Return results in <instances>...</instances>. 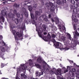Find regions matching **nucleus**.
Segmentation results:
<instances>
[{"instance_id": "obj_1", "label": "nucleus", "mask_w": 79, "mask_h": 79, "mask_svg": "<svg viewBox=\"0 0 79 79\" xmlns=\"http://www.w3.org/2000/svg\"><path fill=\"white\" fill-rule=\"evenodd\" d=\"M45 5L48 10H50H50L51 12H53L54 14H50L48 15L49 18H52V15H53V16H54V15H56L54 11H55V8H57V5H56V6H55L53 5V3L50 2H49V3H48V2H46Z\"/></svg>"}, {"instance_id": "obj_2", "label": "nucleus", "mask_w": 79, "mask_h": 79, "mask_svg": "<svg viewBox=\"0 0 79 79\" xmlns=\"http://www.w3.org/2000/svg\"><path fill=\"white\" fill-rule=\"evenodd\" d=\"M8 16L9 18H10L12 20L15 21L16 24H18L19 23L20 24L23 22V17L20 18L19 20L18 19H15V15L13 14L11 12H9L8 14Z\"/></svg>"}, {"instance_id": "obj_3", "label": "nucleus", "mask_w": 79, "mask_h": 79, "mask_svg": "<svg viewBox=\"0 0 79 79\" xmlns=\"http://www.w3.org/2000/svg\"><path fill=\"white\" fill-rule=\"evenodd\" d=\"M78 8L77 2L76 4H74L73 6H72L70 7L71 10H73V15H79V9H77Z\"/></svg>"}, {"instance_id": "obj_4", "label": "nucleus", "mask_w": 79, "mask_h": 79, "mask_svg": "<svg viewBox=\"0 0 79 79\" xmlns=\"http://www.w3.org/2000/svg\"><path fill=\"white\" fill-rule=\"evenodd\" d=\"M17 72L16 76V79H20L19 78V77H18V73L19 72L21 71H22V70H26V68L25 67V65H24V64H20V66H19V68H17Z\"/></svg>"}, {"instance_id": "obj_5", "label": "nucleus", "mask_w": 79, "mask_h": 79, "mask_svg": "<svg viewBox=\"0 0 79 79\" xmlns=\"http://www.w3.org/2000/svg\"><path fill=\"white\" fill-rule=\"evenodd\" d=\"M15 39L16 40V43L17 44V45L19 44V43L18 42V38L17 37V36H18L19 37V39L20 40H23V34L22 33H20L19 32H17L16 34L15 35H14Z\"/></svg>"}, {"instance_id": "obj_6", "label": "nucleus", "mask_w": 79, "mask_h": 79, "mask_svg": "<svg viewBox=\"0 0 79 79\" xmlns=\"http://www.w3.org/2000/svg\"><path fill=\"white\" fill-rule=\"evenodd\" d=\"M47 65L48 66V67L49 68H50V66L47 64V63H46L45 61H44L43 62V70L47 71L48 69V68L46 67V66Z\"/></svg>"}, {"instance_id": "obj_7", "label": "nucleus", "mask_w": 79, "mask_h": 79, "mask_svg": "<svg viewBox=\"0 0 79 79\" xmlns=\"http://www.w3.org/2000/svg\"><path fill=\"white\" fill-rule=\"evenodd\" d=\"M54 45L55 46L56 48H58L60 49L62 48V47L63 46L61 43L58 42H56L55 43H54Z\"/></svg>"}, {"instance_id": "obj_8", "label": "nucleus", "mask_w": 79, "mask_h": 79, "mask_svg": "<svg viewBox=\"0 0 79 79\" xmlns=\"http://www.w3.org/2000/svg\"><path fill=\"white\" fill-rule=\"evenodd\" d=\"M30 15L31 19H33L31 22L32 24H35L36 27H37L36 24H35V23H36V22H35V21L34 20V19H35V16H34V15L33 14L31 13V12L30 13Z\"/></svg>"}, {"instance_id": "obj_9", "label": "nucleus", "mask_w": 79, "mask_h": 79, "mask_svg": "<svg viewBox=\"0 0 79 79\" xmlns=\"http://www.w3.org/2000/svg\"><path fill=\"white\" fill-rule=\"evenodd\" d=\"M73 32L74 35L73 37L75 38V39H76L77 40V39H78V38L79 36V33L77 32V30L75 31V33L74 31H73Z\"/></svg>"}, {"instance_id": "obj_10", "label": "nucleus", "mask_w": 79, "mask_h": 79, "mask_svg": "<svg viewBox=\"0 0 79 79\" xmlns=\"http://www.w3.org/2000/svg\"><path fill=\"white\" fill-rule=\"evenodd\" d=\"M40 15V13L39 11L36 10L35 12V20H37L38 18H39V17Z\"/></svg>"}, {"instance_id": "obj_11", "label": "nucleus", "mask_w": 79, "mask_h": 79, "mask_svg": "<svg viewBox=\"0 0 79 79\" xmlns=\"http://www.w3.org/2000/svg\"><path fill=\"white\" fill-rule=\"evenodd\" d=\"M40 18L41 19V20H42V19H44V21H48L47 16L45 15H42L40 17Z\"/></svg>"}, {"instance_id": "obj_12", "label": "nucleus", "mask_w": 79, "mask_h": 79, "mask_svg": "<svg viewBox=\"0 0 79 79\" xmlns=\"http://www.w3.org/2000/svg\"><path fill=\"white\" fill-rule=\"evenodd\" d=\"M10 30H12L13 34L14 35H15V33H16V31L15 30H13V28H15V26L13 25H10Z\"/></svg>"}, {"instance_id": "obj_13", "label": "nucleus", "mask_w": 79, "mask_h": 79, "mask_svg": "<svg viewBox=\"0 0 79 79\" xmlns=\"http://www.w3.org/2000/svg\"><path fill=\"white\" fill-rule=\"evenodd\" d=\"M61 39L63 41L64 45L65 46L67 45V41L66 40L65 37L64 36H62Z\"/></svg>"}, {"instance_id": "obj_14", "label": "nucleus", "mask_w": 79, "mask_h": 79, "mask_svg": "<svg viewBox=\"0 0 79 79\" xmlns=\"http://www.w3.org/2000/svg\"><path fill=\"white\" fill-rule=\"evenodd\" d=\"M72 19L73 21H74L75 23H77L78 22V20L76 19V16L75 15H72Z\"/></svg>"}, {"instance_id": "obj_15", "label": "nucleus", "mask_w": 79, "mask_h": 79, "mask_svg": "<svg viewBox=\"0 0 79 79\" xmlns=\"http://www.w3.org/2000/svg\"><path fill=\"white\" fill-rule=\"evenodd\" d=\"M61 70L60 69H58L57 70V71L55 73V74L58 76H61Z\"/></svg>"}, {"instance_id": "obj_16", "label": "nucleus", "mask_w": 79, "mask_h": 79, "mask_svg": "<svg viewBox=\"0 0 79 79\" xmlns=\"http://www.w3.org/2000/svg\"><path fill=\"white\" fill-rule=\"evenodd\" d=\"M37 61V62L39 63H42V61H43V59H42V58L40 56L38 58Z\"/></svg>"}, {"instance_id": "obj_17", "label": "nucleus", "mask_w": 79, "mask_h": 79, "mask_svg": "<svg viewBox=\"0 0 79 79\" xmlns=\"http://www.w3.org/2000/svg\"><path fill=\"white\" fill-rule=\"evenodd\" d=\"M20 29H22V30H23V31L26 29V26H25V23H23L22 24V26L20 28Z\"/></svg>"}, {"instance_id": "obj_18", "label": "nucleus", "mask_w": 79, "mask_h": 79, "mask_svg": "<svg viewBox=\"0 0 79 79\" xmlns=\"http://www.w3.org/2000/svg\"><path fill=\"white\" fill-rule=\"evenodd\" d=\"M7 13V11H6L5 10H2L1 11V14L2 15H3V16L6 15Z\"/></svg>"}, {"instance_id": "obj_19", "label": "nucleus", "mask_w": 79, "mask_h": 79, "mask_svg": "<svg viewBox=\"0 0 79 79\" xmlns=\"http://www.w3.org/2000/svg\"><path fill=\"white\" fill-rule=\"evenodd\" d=\"M76 74L77 75V76H76L77 79H79V69L77 70Z\"/></svg>"}, {"instance_id": "obj_20", "label": "nucleus", "mask_w": 79, "mask_h": 79, "mask_svg": "<svg viewBox=\"0 0 79 79\" xmlns=\"http://www.w3.org/2000/svg\"><path fill=\"white\" fill-rule=\"evenodd\" d=\"M36 31H38V35H39V37H41V38H42V33L41 32H39V31H38V30H37V29L36 28Z\"/></svg>"}, {"instance_id": "obj_21", "label": "nucleus", "mask_w": 79, "mask_h": 79, "mask_svg": "<svg viewBox=\"0 0 79 79\" xmlns=\"http://www.w3.org/2000/svg\"><path fill=\"white\" fill-rule=\"evenodd\" d=\"M35 66H36V67L37 68L40 69H42V67H41V65L39 64H35Z\"/></svg>"}, {"instance_id": "obj_22", "label": "nucleus", "mask_w": 79, "mask_h": 79, "mask_svg": "<svg viewBox=\"0 0 79 79\" xmlns=\"http://www.w3.org/2000/svg\"><path fill=\"white\" fill-rule=\"evenodd\" d=\"M21 78H24V79H26V77H27V76L26 75H25V74L24 73H22L21 75Z\"/></svg>"}, {"instance_id": "obj_23", "label": "nucleus", "mask_w": 79, "mask_h": 79, "mask_svg": "<svg viewBox=\"0 0 79 79\" xmlns=\"http://www.w3.org/2000/svg\"><path fill=\"white\" fill-rule=\"evenodd\" d=\"M55 19L56 21V24H59V23H60V22H59V19L57 17H56L55 18Z\"/></svg>"}, {"instance_id": "obj_24", "label": "nucleus", "mask_w": 79, "mask_h": 79, "mask_svg": "<svg viewBox=\"0 0 79 79\" xmlns=\"http://www.w3.org/2000/svg\"><path fill=\"white\" fill-rule=\"evenodd\" d=\"M22 10L23 14L27 12V11H26V9L24 7H23L22 8Z\"/></svg>"}, {"instance_id": "obj_25", "label": "nucleus", "mask_w": 79, "mask_h": 79, "mask_svg": "<svg viewBox=\"0 0 79 79\" xmlns=\"http://www.w3.org/2000/svg\"><path fill=\"white\" fill-rule=\"evenodd\" d=\"M72 25L73 26V29L74 30V31H76V24L75 23H72Z\"/></svg>"}, {"instance_id": "obj_26", "label": "nucleus", "mask_w": 79, "mask_h": 79, "mask_svg": "<svg viewBox=\"0 0 79 79\" xmlns=\"http://www.w3.org/2000/svg\"><path fill=\"white\" fill-rule=\"evenodd\" d=\"M1 19H2V22H3V23L4 22L5 18H4V17H3V16H2L0 17V21L1 20Z\"/></svg>"}, {"instance_id": "obj_27", "label": "nucleus", "mask_w": 79, "mask_h": 79, "mask_svg": "<svg viewBox=\"0 0 79 79\" xmlns=\"http://www.w3.org/2000/svg\"><path fill=\"white\" fill-rule=\"evenodd\" d=\"M56 3L57 4H58L59 5L61 4V1H60V0H57Z\"/></svg>"}, {"instance_id": "obj_28", "label": "nucleus", "mask_w": 79, "mask_h": 79, "mask_svg": "<svg viewBox=\"0 0 79 79\" xmlns=\"http://www.w3.org/2000/svg\"><path fill=\"white\" fill-rule=\"evenodd\" d=\"M28 10H29L30 11H31L32 10V6H28Z\"/></svg>"}, {"instance_id": "obj_29", "label": "nucleus", "mask_w": 79, "mask_h": 79, "mask_svg": "<svg viewBox=\"0 0 79 79\" xmlns=\"http://www.w3.org/2000/svg\"><path fill=\"white\" fill-rule=\"evenodd\" d=\"M1 50L2 52H5V48L3 47H1Z\"/></svg>"}, {"instance_id": "obj_30", "label": "nucleus", "mask_w": 79, "mask_h": 79, "mask_svg": "<svg viewBox=\"0 0 79 79\" xmlns=\"http://www.w3.org/2000/svg\"><path fill=\"white\" fill-rule=\"evenodd\" d=\"M29 62L30 64V65H32V64H33V62H32V61L31 59L29 60Z\"/></svg>"}, {"instance_id": "obj_31", "label": "nucleus", "mask_w": 79, "mask_h": 79, "mask_svg": "<svg viewBox=\"0 0 79 79\" xmlns=\"http://www.w3.org/2000/svg\"><path fill=\"white\" fill-rule=\"evenodd\" d=\"M14 6H15V7H16V8H18V7H19V6L20 5L19 4H18H18H17L16 3H15Z\"/></svg>"}, {"instance_id": "obj_32", "label": "nucleus", "mask_w": 79, "mask_h": 79, "mask_svg": "<svg viewBox=\"0 0 79 79\" xmlns=\"http://www.w3.org/2000/svg\"><path fill=\"white\" fill-rule=\"evenodd\" d=\"M24 14L25 17H26V18H27L28 17V16H29L28 12H26L24 14Z\"/></svg>"}, {"instance_id": "obj_33", "label": "nucleus", "mask_w": 79, "mask_h": 79, "mask_svg": "<svg viewBox=\"0 0 79 79\" xmlns=\"http://www.w3.org/2000/svg\"><path fill=\"white\" fill-rule=\"evenodd\" d=\"M67 35H68V37L69 38V40H71V35L69 34V33H68L67 34Z\"/></svg>"}, {"instance_id": "obj_34", "label": "nucleus", "mask_w": 79, "mask_h": 79, "mask_svg": "<svg viewBox=\"0 0 79 79\" xmlns=\"http://www.w3.org/2000/svg\"><path fill=\"white\" fill-rule=\"evenodd\" d=\"M2 44H4V46H6V48H9V47H8L7 46H6V44L5 43V42H4V41H2Z\"/></svg>"}, {"instance_id": "obj_35", "label": "nucleus", "mask_w": 79, "mask_h": 79, "mask_svg": "<svg viewBox=\"0 0 79 79\" xmlns=\"http://www.w3.org/2000/svg\"><path fill=\"white\" fill-rule=\"evenodd\" d=\"M49 73L50 74H54V72H53V70H50L49 71Z\"/></svg>"}, {"instance_id": "obj_36", "label": "nucleus", "mask_w": 79, "mask_h": 79, "mask_svg": "<svg viewBox=\"0 0 79 79\" xmlns=\"http://www.w3.org/2000/svg\"><path fill=\"white\" fill-rule=\"evenodd\" d=\"M51 29H52V30H54L55 28H56V27L55 26H51Z\"/></svg>"}, {"instance_id": "obj_37", "label": "nucleus", "mask_w": 79, "mask_h": 79, "mask_svg": "<svg viewBox=\"0 0 79 79\" xmlns=\"http://www.w3.org/2000/svg\"><path fill=\"white\" fill-rule=\"evenodd\" d=\"M42 27L44 29L46 30V28L47 27V26L46 25H45V24H43L42 26Z\"/></svg>"}, {"instance_id": "obj_38", "label": "nucleus", "mask_w": 79, "mask_h": 79, "mask_svg": "<svg viewBox=\"0 0 79 79\" xmlns=\"http://www.w3.org/2000/svg\"><path fill=\"white\" fill-rule=\"evenodd\" d=\"M51 42H53V43L54 44L56 42V41L55 40V39H54V38L52 39V40L51 41Z\"/></svg>"}, {"instance_id": "obj_39", "label": "nucleus", "mask_w": 79, "mask_h": 79, "mask_svg": "<svg viewBox=\"0 0 79 79\" xmlns=\"http://www.w3.org/2000/svg\"><path fill=\"white\" fill-rule=\"evenodd\" d=\"M16 15L17 18H19V17H20V15L19 14V13H17L16 14Z\"/></svg>"}, {"instance_id": "obj_40", "label": "nucleus", "mask_w": 79, "mask_h": 79, "mask_svg": "<svg viewBox=\"0 0 79 79\" xmlns=\"http://www.w3.org/2000/svg\"><path fill=\"white\" fill-rule=\"evenodd\" d=\"M62 29L63 31H66V28L64 26H63L62 27Z\"/></svg>"}, {"instance_id": "obj_41", "label": "nucleus", "mask_w": 79, "mask_h": 79, "mask_svg": "<svg viewBox=\"0 0 79 79\" xmlns=\"http://www.w3.org/2000/svg\"><path fill=\"white\" fill-rule=\"evenodd\" d=\"M71 2L73 4H75V1H74V0H71Z\"/></svg>"}, {"instance_id": "obj_42", "label": "nucleus", "mask_w": 79, "mask_h": 79, "mask_svg": "<svg viewBox=\"0 0 79 79\" xmlns=\"http://www.w3.org/2000/svg\"><path fill=\"white\" fill-rule=\"evenodd\" d=\"M48 38L49 39H51V35L50 34H48Z\"/></svg>"}, {"instance_id": "obj_43", "label": "nucleus", "mask_w": 79, "mask_h": 79, "mask_svg": "<svg viewBox=\"0 0 79 79\" xmlns=\"http://www.w3.org/2000/svg\"><path fill=\"white\" fill-rule=\"evenodd\" d=\"M52 38H54L55 39V37H56V35L53 34L52 35Z\"/></svg>"}, {"instance_id": "obj_44", "label": "nucleus", "mask_w": 79, "mask_h": 79, "mask_svg": "<svg viewBox=\"0 0 79 79\" xmlns=\"http://www.w3.org/2000/svg\"><path fill=\"white\" fill-rule=\"evenodd\" d=\"M5 64H4L3 63H1V68H3V67H4V66H5Z\"/></svg>"}, {"instance_id": "obj_45", "label": "nucleus", "mask_w": 79, "mask_h": 79, "mask_svg": "<svg viewBox=\"0 0 79 79\" xmlns=\"http://www.w3.org/2000/svg\"><path fill=\"white\" fill-rule=\"evenodd\" d=\"M39 74V72H38V71H36L35 72V75L36 76H38Z\"/></svg>"}, {"instance_id": "obj_46", "label": "nucleus", "mask_w": 79, "mask_h": 79, "mask_svg": "<svg viewBox=\"0 0 79 79\" xmlns=\"http://www.w3.org/2000/svg\"><path fill=\"white\" fill-rule=\"evenodd\" d=\"M17 28L18 29H21V26L20 25H19L17 26Z\"/></svg>"}, {"instance_id": "obj_47", "label": "nucleus", "mask_w": 79, "mask_h": 79, "mask_svg": "<svg viewBox=\"0 0 79 79\" xmlns=\"http://www.w3.org/2000/svg\"><path fill=\"white\" fill-rule=\"evenodd\" d=\"M64 49L65 50H69V48L65 47L64 48Z\"/></svg>"}, {"instance_id": "obj_48", "label": "nucleus", "mask_w": 79, "mask_h": 79, "mask_svg": "<svg viewBox=\"0 0 79 79\" xmlns=\"http://www.w3.org/2000/svg\"><path fill=\"white\" fill-rule=\"evenodd\" d=\"M72 76L73 77H75V74H74V73H72Z\"/></svg>"}, {"instance_id": "obj_49", "label": "nucleus", "mask_w": 79, "mask_h": 79, "mask_svg": "<svg viewBox=\"0 0 79 79\" xmlns=\"http://www.w3.org/2000/svg\"><path fill=\"white\" fill-rule=\"evenodd\" d=\"M14 13L15 14H16V13H17V11L16 10V9H15L14 10Z\"/></svg>"}, {"instance_id": "obj_50", "label": "nucleus", "mask_w": 79, "mask_h": 79, "mask_svg": "<svg viewBox=\"0 0 79 79\" xmlns=\"http://www.w3.org/2000/svg\"><path fill=\"white\" fill-rule=\"evenodd\" d=\"M73 65L75 66H78V67H79V65L78 66L75 63H74Z\"/></svg>"}, {"instance_id": "obj_51", "label": "nucleus", "mask_w": 79, "mask_h": 79, "mask_svg": "<svg viewBox=\"0 0 79 79\" xmlns=\"http://www.w3.org/2000/svg\"><path fill=\"white\" fill-rule=\"evenodd\" d=\"M67 68L68 70H69V69H70V67H69V66H67Z\"/></svg>"}, {"instance_id": "obj_52", "label": "nucleus", "mask_w": 79, "mask_h": 79, "mask_svg": "<svg viewBox=\"0 0 79 79\" xmlns=\"http://www.w3.org/2000/svg\"><path fill=\"white\" fill-rule=\"evenodd\" d=\"M72 71L73 72H76V69H72Z\"/></svg>"}, {"instance_id": "obj_53", "label": "nucleus", "mask_w": 79, "mask_h": 79, "mask_svg": "<svg viewBox=\"0 0 79 79\" xmlns=\"http://www.w3.org/2000/svg\"><path fill=\"white\" fill-rule=\"evenodd\" d=\"M3 39V36L2 35H0V40Z\"/></svg>"}, {"instance_id": "obj_54", "label": "nucleus", "mask_w": 79, "mask_h": 79, "mask_svg": "<svg viewBox=\"0 0 79 79\" xmlns=\"http://www.w3.org/2000/svg\"><path fill=\"white\" fill-rule=\"evenodd\" d=\"M76 45H77V43H75V44H73V47H76Z\"/></svg>"}, {"instance_id": "obj_55", "label": "nucleus", "mask_w": 79, "mask_h": 79, "mask_svg": "<svg viewBox=\"0 0 79 79\" xmlns=\"http://www.w3.org/2000/svg\"><path fill=\"white\" fill-rule=\"evenodd\" d=\"M62 1L64 3H66V0H62Z\"/></svg>"}, {"instance_id": "obj_56", "label": "nucleus", "mask_w": 79, "mask_h": 79, "mask_svg": "<svg viewBox=\"0 0 79 79\" xmlns=\"http://www.w3.org/2000/svg\"><path fill=\"white\" fill-rule=\"evenodd\" d=\"M68 69L65 70L64 71V73H66L68 72Z\"/></svg>"}, {"instance_id": "obj_57", "label": "nucleus", "mask_w": 79, "mask_h": 79, "mask_svg": "<svg viewBox=\"0 0 79 79\" xmlns=\"http://www.w3.org/2000/svg\"><path fill=\"white\" fill-rule=\"evenodd\" d=\"M51 19L52 22H54V19H53V18H51Z\"/></svg>"}, {"instance_id": "obj_58", "label": "nucleus", "mask_w": 79, "mask_h": 79, "mask_svg": "<svg viewBox=\"0 0 79 79\" xmlns=\"http://www.w3.org/2000/svg\"><path fill=\"white\" fill-rule=\"evenodd\" d=\"M69 62H70V63H74V62L73 61H72L71 60H69Z\"/></svg>"}, {"instance_id": "obj_59", "label": "nucleus", "mask_w": 79, "mask_h": 79, "mask_svg": "<svg viewBox=\"0 0 79 79\" xmlns=\"http://www.w3.org/2000/svg\"><path fill=\"white\" fill-rule=\"evenodd\" d=\"M40 12H39L40 13H42V9H40L39 10Z\"/></svg>"}, {"instance_id": "obj_60", "label": "nucleus", "mask_w": 79, "mask_h": 79, "mask_svg": "<svg viewBox=\"0 0 79 79\" xmlns=\"http://www.w3.org/2000/svg\"><path fill=\"white\" fill-rule=\"evenodd\" d=\"M77 5L78 6V7H79V2H77Z\"/></svg>"}, {"instance_id": "obj_61", "label": "nucleus", "mask_w": 79, "mask_h": 79, "mask_svg": "<svg viewBox=\"0 0 79 79\" xmlns=\"http://www.w3.org/2000/svg\"><path fill=\"white\" fill-rule=\"evenodd\" d=\"M3 28V27H2V26H1L0 25V29H2Z\"/></svg>"}, {"instance_id": "obj_62", "label": "nucleus", "mask_w": 79, "mask_h": 79, "mask_svg": "<svg viewBox=\"0 0 79 79\" xmlns=\"http://www.w3.org/2000/svg\"><path fill=\"white\" fill-rule=\"evenodd\" d=\"M24 22L25 23H27V20H24Z\"/></svg>"}, {"instance_id": "obj_63", "label": "nucleus", "mask_w": 79, "mask_h": 79, "mask_svg": "<svg viewBox=\"0 0 79 79\" xmlns=\"http://www.w3.org/2000/svg\"><path fill=\"white\" fill-rule=\"evenodd\" d=\"M28 37V35H25V37Z\"/></svg>"}, {"instance_id": "obj_64", "label": "nucleus", "mask_w": 79, "mask_h": 79, "mask_svg": "<svg viewBox=\"0 0 79 79\" xmlns=\"http://www.w3.org/2000/svg\"><path fill=\"white\" fill-rule=\"evenodd\" d=\"M60 66L61 67V68H63V65H62L61 64H60Z\"/></svg>"}]
</instances>
